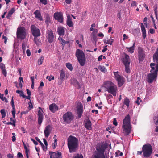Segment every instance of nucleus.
<instances>
[{
    "label": "nucleus",
    "instance_id": "1",
    "mask_svg": "<svg viewBox=\"0 0 158 158\" xmlns=\"http://www.w3.org/2000/svg\"><path fill=\"white\" fill-rule=\"evenodd\" d=\"M68 147L70 152H75L77 149L79 145L78 139L74 136L70 135L67 139Z\"/></svg>",
    "mask_w": 158,
    "mask_h": 158
},
{
    "label": "nucleus",
    "instance_id": "2",
    "mask_svg": "<svg viewBox=\"0 0 158 158\" xmlns=\"http://www.w3.org/2000/svg\"><path fill=\"white\" fill-rule=\"evenodd\" d=\"M131 131L130 115L128 114L125 117L123 120V133L125 135H128Z\"/></svg>",
    "mask_w": 158,
    "mask_h": 158
},
{
    "label": "nucleus",
    "instance_id": "3",
    "mask_svg": "<svg viewBox=\"0 0 158 158\" xmlns=\"http://www.w3.org/2000/svg\"><path fill=\"white\" fill-rule=\"evenodd\" d=\"M103 86L106 89L107 91L115 96L117 90L116 86L113 83L110 81L105 82L103 84Z\"/></svg>",
    "mask_w": 158,
    "mask_h": 158
},
{
    "label": "nucleus",
    "instance_id": "4",
    "mask_svg": "<svg viewBox=\"0 0 158 158\" xmlns=\"http://www.w3.org/2000/svg\"><path fill=\"white\" fill-rule=\"evenodd\" d=\"M107 147V145L104 143H102L98 145L96 148L97 152L94 158H107L104 154V151Z\"/></svg>",
    "mask_w": 158,
    "mask_h": 158
},
{
    "label": "nucleus",
    "instance_id": "5",
    "mask_svg": "<svg viewBox=\"0 0 158 158\" xmlns=\"http://www.w3.org/2000/svg\"><path fill=\"white\" fill-rule=\"evenodd\" d=\"M76 54L81 66H83L85 65L86 61V59L84 53L82 50L77 49Z\"/></svg>",
    "mask_w": 158,
    "mask_h": 158
},
{
    "label": "nucleus",
    "instance_id": "6",
    "mask_svg": "<svg viewBox=\"0 0 158 158\" xmlns=\"http://www.w3.org/2000/svg\"><path fill=\"white\" fill-rule=\"evenodd\" d=\"M142 151L144 157H149L152 152V146L149 144L144 145L142 147Z\"/></svg>",
    "mask_w": 158,
    "mask_h": 158
},
{
    "label": "nucleus",
    "instance_id": "7",
    "mask_svg": "<svg viewBox=\"0 0 158 158\" xmlns=\"http://www.w3.org/2000/svg\"><path fill=\"white\" fill-rule=\"evenodd\" d=\"M17 37L18 39L23 40L26 38V30L23 27H19L16 32Z\"/></svg>",
    "mask_w": 158,
    "mask_h": 158
},
{
    "label": "nucleus",
    "instance_id": "8",
    "mask_svg": "<svg viewBox=\"0 0 158 158\" xmlns=\"http://www.w3.org/2000/svg\"><path fill=\"white\" fill-rule=\"evenodd\" d=\"M63 118L65 123H69L73 119L74 116L72 113L68 112L63 115Z\"/></svg>",
    "mask_w": 158,
    "mask_h": 158
},
{
    "label": "nucleus",
    "instance_id": "9",
    "mask_svg": "<svg viewBox=\"0 0 158 158\" xmlns=\"http://www.w3.org/2000/svg\"><path fill=\"white\" fill-rule=\"evenodd\" d=\"M46 38L49 43H52L55 41L56 37L54 35L53 31L51 30H48L47 31Z\"/></svg>",
    "mask_w": 158,
    "mask_h": 158
},
{
    "label": "nucleus",
    "instance_id": "10",
    "mask_svg": "<svg viewBox=\"0 0 158 158\" xmlns=\"http://www.w3.org/2000/svg\"><path fill=\"white\" fill-rule=\"evenodd\" d=\"M123 62L125 66V71L127 73H130V70L129 69V64L130 62V60L129 56L125 54V57L123 58Z\"/></svg>",
    "mask_w": 158,
    "mask_h": 158
},
{
    "label": "nucleus",
    "instance_id": "11",
    "mask_svg": "<svg viewBox=\"0 0 158 158\" xmlns=\"http://www.w3.org/2000/svg\"><path fill=\"white\" fill-rule=\"evenodd\" d=\"M115 78L118 81V85L119 87L122 86L124 82V78L119 75L118 72H114Z\"/></svg>",
    "mask_w": 158,
    "mask_h": 158
},
{
    "label": "nucleus",
    "instance_id": "12",
    "mask_svg": "<svg viewBox=\"0 0 158 158\" xmlns=\"http://www.w3.org/2000/svg\"><path fill=\"white\" fill-rule=\"evenodd\" d=\"M31 30L32 34L35 37H37L40 35V30L34 25L31 26Z\"/></svg>",
    "mask_w": 158,
    "mask_h": 158
},
{
    "label": "nucleus",
    "instance_id": "13",
    "mask_svg": "<svg viewBox=\"0 0 158 158\" xmlns=\"http://www.w3.org/2000/svg\"><path fill=\"white\" fill-rule=\"evenodd\" d=\"M151 68L150 72L151 73H154L157 74L158 73V62L156 64L155 63H152L150 64Z\"/></svg>",
    "mask_w": 158,
    "mask_h": 158
},
{
    "label": "nucleus",
    "instance_id": "14",
    "mask_svg": "<svg viewBox=\"0 0 158 158\" xmlns=\"http://www.w3.org/2000/svg\"><path fill=\"white\" fill-rule=\"evenodd\" d=\"M54 16L56 20H58V22L60 23L63 22V16L61 12H56L54 14Z\"/></svg>",
    "mask_w": 158,
    "mask_h": 158
},
{
    "label": "nucleus",
    "instance_id": "15",
    "mask_svg": "<svg viewBox=\"0 0 158 158\" xmlns=\"http://www.w3.org/2000/svg\"><path fill=\"white\" fill-rule=\"evenodd\" d=\"M52 130V127L50 125L47 126L44 129V133L45 136L46 138H48Z\"/></svg>",
    "mask_w": 158,
    "mask_h": 158
},
{
    "label": "nucleus",
    "instance_id": "16",
    "mask_svg": "<svg viewBox=\"0 0 158 158\" xmlns=\"http://www.w3.org/2000/svg\"><path fill=\"white\" fill-rule=\"evenodd\" d=\"M157 75V74L151 73L150 72V73L148 75V82L150 83H151L153 80H156Z\"/></svg>",
    "mask_w": 158,
    "mask_h": 158
},
{
    "label": "nucleus",
    "instance_id": "17",
    "mask_svg": "<svg viewBox=\"0 0 158 158\" xmlns=\"http://www.w3.org/2000/svg\"><path fill=\"white\" fill-rule=\"evenodd\" d=\"M49 154L50 158H62L61 153L60 152H56L50 151Z\"/></svg>",
    "mask_w": 158,
    "mask_h": 158
},
{
    "label": "nucleus",
    "instance_id": "18",
    "mask_svg": "<svg viewBox=\"0 0 158 158\" xmlns=\"http://www.w3.org/2000/svg\"><path fill=\"white\" fill-rule=\"evenodd\" d=\"M77 108L78 117L80 118L83 112V106L80 102L78 103Z\"/></svg>",
    "mask_w": 158,
    "mask_h": 158
},
{
    "label": "nucleus",
    "instance_id": "19",
    "mask_svg": "<svg viewBox=\"0 0 158 158\" xmlns=\"http://www.w3.org/2000/svg\"><path fill=\"white\" fill-rule=\"evenodd\" d=\"M39 109H40V110H39L38 112V123L39 125H40L41 124L43 121V115L42 114V112H43V111L41 109L40 107H39Z\"/></svg>",
    "mask_w": 158,
    "mask_h": 158
},
{
    "label": "nucleus",
    "instance_id": "20",
    "mask_svg": "<svg viewBox=\"0 0 158 158\" xmlns=\"http://www.w3.org/2000/svg\"><path fill=\"white\" fill-rule=\"evenodd\" d=\"M50 110L53 112H55L58 110V106L55 104H52L49 106Z\"/></svg>",
    "mask_w": 158,
    "mask_h": 158
},
{
    "label": "nucleus",
    "instance_id": "21",
    "mask_svg": "<svg viewBox=\"0 0 158 158\" xmlns=\"http://www.w3.org/2000/svg\"><path fill=\"white\" fill-rule=\"evenodd\" d=\"M57 32L60 35H64V28L62 27H59L57 28Z\"/></svg>",
    "mask_w": 158,
    "mask_h": 158
},
{
    "label": "nucleus",
    "instance_id": "22",
    "mask_svg": "<svg viewBox=\"0 0 158 158\" xmlns=\"http://www.w3.org/2000/svg\"><path fill=\"white\" fill-rule=\"evenodd\" d=\"M35 17L40 21L43 20L42 17L41 16L40 12L38 10H36L34 12Z\"/></svg>",
    "mask_w": 158,
    "mask_h": 158
},
{
    "label": "nucleus",
    "instance_id": "23",
    "mask_svg": "<svg viewBox=\"0 0 158 158\" xmlns=\"http://www.w3.org/2000/svg\"><path fill=\"white\" fill-rule=\"evenodd\" d=\"M11 105L13 108V110L12 111V114L13 117L14 118L15 117V105L14 104V100L13 97H12L11 101Z\"/></svg>",
    "mask_w": 158,
    "mask_h": 158
},
{
    "label": "nucleus",
    "instance_id": "24",
    "mask_svg": "<svg viewBox=\"0 0 158 158\" xmlns=\"http://www.w3.org/2000/svg\"><path fill=\"white\" fill-rule=\"evenodd\" d=\"M72 20V18L70 16H68L67 17V24L69 27H72L73 26V24Z\"/></svg>",
    "mask_w": 158,
    "mask_h": 158
},
{
    "label": "nucleus",
    "instance_id": "25",
    "mask_svg": "<svg viewBox=\"0 0 158 158\" xmlns=\"http://www.w3.org/2000/svg\"><path fill=\"white\" fill-rule=\"evenodd\" d=\"M153 58L154 62L156 63L158 62V48L157 49L156 52L153 54Z\"/></svg>",
    "mask_w": 158,
    "mask_h": 158
},
{
    "label": "nucleus",
    "instance_id": "26",
    "mask_svg": "<svg viewBox=\"0 0 158 158\" xmlns=\"http://www.w3.org/2000/svg\"><path fill=\"white\" fill-rule=\"evenodd\" d=\"M141 28L143 36L144 39H145L146 36V31L143 24L141 23Z\"/></svg>",
    "mask_w": 158,
    "mask_h": 158
},
{
    "label": "nucleus",
    "instance_id": "27",
    "mask_svg": "<svg viewBox=\"0 0 158 158\" xmlns=\"http://www.w3.org/2000/svg\"><path fill=\"white\" fill-rule=\"evenodd\" d=\"M91 123L90 120H87L86 121L85 127L86 128L89 130H90L91 129Z\"/></svg>",
    "mask_w": 158,
    "mask_h": 158
},
{
    "label": "nucleus",
    "instance_id": "28",
    "mask_svg": "<svg viewBox=\"0 0 158 158\" xmlns=\"http://www.w3.org/2000/svg\"><path fill=\"white\" fill-rule=\"evenodd\" d=\"M114 41L113 39H106L103 40V42L105 44H107L112 45Z\"/></svg>",
    "mask_w": 158,
    "mask_h": 158
},
{
    "label": "nucleus",
    "instance_id": "29",
    "mask_svg": "<svg viewBox=\"0 0 158 158\" xmlns=\"http://www.w3.org/2000/svg\"><path fill=\"white\" fill-rule=\"evenodd\" d=\"M135 42L132 46L130 47H126L127 50L131 53H132L134 52V47L135 46Z\"/></svg>",
    "mask_w": 158,
    "mask_h": 158
},
{
    "label": "nucleus",
    "instance_id": "30",
    "mask_svg": "<svg viewBox=\"0 0 158 158\" xmlns=\"http://www.w3.org/2000/svg\"><path fill=\"white\" fill-rule=\"evenodd\" d=\"M15 10L14 8H12L11 10L8 12V15L6 16V18L8 19H9L10 17H11V15L15 11Z\"/></svg>",
    "mask_w": 158,
    "mask_h": 158
},
{
    "label": "nucleus",
    "instance_id": "31",
    "mask_svg": "<svg viewBox=\"0 0 158 158\" xmlns=\"http://www.w3.org/2000/svg\"><path fill=\"white\" fill-rule=\"evenodd\" d=\"M139 53L140 58L143 59L144 57V54L143 50L141 48L139 49Z\"/></svg>",
    "mask_w": 158,
    "mask_h": 158
},
{
    "label": "nucleus",
    "instance_id": "32",
    "mask_svg": "<svg viewBox=\"0 0 158 158\" xmlns=\"http://www.w3.org/2000/svg\"><path fill=\"white\" fill-rule=\"evenodd\" d=\"M65 77V73L64 71L62 69L60 71V78L61 80L62 81H63Z\"/></svg>",
    "mask_w": 158,
    "mask_h": 158
},
{
    "label": "nucleus",
    "instance_id": "33",
    "mask_svg": "<svg viewBox=\"0 0 158 158\" xmlns=\"http://www.w3.org/2000/svg\"><path fill=\"white\" fill-rule=\"evenodd\" d=\"M130 103V100L128 98L126 97L124 100L123 103L127 107L129 106V104Z\"/></svg>",
    "mask_w": 158,
    "mask_h": 158
},
{
    "label": "nucleus",
    "instance_id": "34",
    "mask_svg": "<svg viewBox=\"0 0 158 158\" xmlns=\"http://www.w3.org/2000/svg\"><path fill=\"white\" fill-rule=\"evenodd\" d=\"M154 120L155 122V124L156 125H158V116L157 117H155L154 118ZM155 131L157 132H158V126L156 127Z\"/></svg>",
    "mask_w": 158,
    "mask_h": 158
},
{
    "label": "nucleus",
    "instance_id": "35",
    "mask_svg": "<svg viewBox=\"0 0 158 158\" xmlns=\"http://www.w3.org/2000/svg\"><path fill=\"white\" fill-rule=\"evenodd\" d=\"M19 87L20 88H22L23 86V78L22 77H20L19 78Z\"/></svg>",
    "mask_w": 158,
    "mask_h": 158
},
{
    "label": "nucleus",
    "instance_id": "36",
    "mask_svg": "<svg viewBox=\"0 0 158 158\" xmlns=\"http://www.w3.org/2000/svg\"><path fill=\"white\" fill-rule=\"evenodd\" d=\"M98 69L102 72L104 73L106 72L107 71L106 69L104 66H99L98 67Z\"/></svg>",
    "mask_w": 158,
    "mask_h": 158
},
{
    "label": "nucleus",
    "instance_id": "37",
    "mask_svg": "<svg viewBox=\"0 0 158 158\" xmlns=\"http://www.w3.org/2000/svg\"><path fill=\"white\" fill-rule=\"evenodd\" d=\"M66 66L70 70L72 71L73 70L72 66L70 63H66Z\"/></svg>",
    "mask_w": 158,
    "mask_h": 158
},
{
    "label": "nucleus",
    "instance_id": "38",
    "mask_svg": "<svg viewBox=\"0 0 158 158\" xmlns=\"http://www.w3.org/2000/svg\"><path fill=\"white\" fill-rule=\"evenodd\" d=\"M0 112L1 114L2 118H4L6 116V114L5 109H2L0 111Z\"/></svg>",
    "mask_w": 158,
    "mask_h": 158
},
{
    "label": "nucleus",
    "instance_id": "39",
    "mask_svg": "<svg viewBox=\"0 0 158 158\" xmlns=\"http://www.w3.org/2000/svg\"><path fill=\"white\" fill-rule=\"evenodd\" d=\"M45 23L47 24H48L50 22V18L49 16L47 15L46 17V19L45 20Z\"/></svg>",
    "mask_w": 158,
    "mask_h": 158
},
{
    "label": "nucleus",
    "instance_id": "40",
    "mask_svg": "<svg viewBox=\"0 0 158 158\" xmlns=\"http://www.w3.org/2000/svg\"><path fill=\"white\" fill-rule=\"evenodd\" d=\"M4 95L3 94H0V98L1 100H2V101L5 100V101L6 102H7V99L5 97H3Z\"/></svg>",
    "mask_w": 158,
    "mask_h": 158
},
{
    "label": "nucleus",
    "instance_id": "41",
    "mask_svg": "<svg viewBox=\"0 0 158 158\" xmlns=\"http://www.w3.org/2000/svg\"><path fill=\"white\" fill-rule=\"evenodd\" d=\"M27 46V44L25 42L22 43V49L23 52H25Z\"/></svg>",
    "mask_w": 158,
    "mask_h": 158
},
{
    "label": "nucleus",
    "instance_id": "42",
    "mask_svg": "<svg viewBox=\"0 0 158 158\" xmlns=\"http://www.w3.org/2000/svg\"><path fill=\"white\" fill-rule=\"evenodd\" d=\"M61 43L62 44V48L63 49L64 48V45L66 44V43H67V42L66 41L64 40H62L61 41Z\"/></svg>",
    "mask_w": 158,
    "mask_h": 158
},
{
    "label": "nucleus",
    "instance_id": "43",
    "mask_svg": "<svg viewBox=\"0 0 158 158\" xmlns=\"http://www.w3.org/2000/svg\"><path fill=\"white\" fill-rule=\"evenodd\" d=\"M44 58L43 57H41L38 60V64L39 65H41L43 63Z\"/></svg>",
    "mask_w": 158,
    "mask_h": 158
},
{
    "label": "nucleus",
    "instance_id": "44",
    "mask_svg": "<svg viewBox=\"0 0 158 158\" xmlns=\"http://www.w3.org/2000/svg\"><path fill=\"white\" fill-rule=\"evenodd\" d=\"M141 101V100L140 99L139 97H138L137 99V100L135 101L136 103L138 105L140 104V103Z\"/></svg>",
    "mask_w": 158,
    "mask_h": 158
},
{
    "label": "nucleus",
    "instance_id": "45",
    "mask_svg": "<svg viewBox=\"0 0 158 158\" xmlns=\"http://www.w3.org/2000/svg\"><path fill=\"white\" fill-rule=\"evenodd\" d=\"M154 12H155V13L156 18V19H157V6L156 5H155L154 6Z\"/></svg>",
    "mask_w": 158,
    "mask_h": 158
},
{
    "label": "nucleus",
    "instance_id": "46",
    "mask_svg": "<svg viewBox=\"0 0 158 158\" xmlns=\"http://www.w3.org/2000/svg\"><path fill=\"white\" fill-rule=\"evenodd\" d=\"M30 96L31 95H28V96H25V95H23V96H22V95H20V97H23L24 98H26V99H27L30 100V98H31Z\"/></svg>",
    "mask_w": 158,
    "mask_h": 158
},
{
    "label": "nucleus",
    "instance_id": "47",
    "mask_svg": "<svg viewBox=\"0 0 158 158\" xmlns=\"http://www.w3.org/2000/svg\"><path fill=\"white\" fill-rule=\"evenodd\" d=\"M73 158H83V157L82 155L78 154L75 155Z\"/></svg>",
    "mask_w": 158,
    "mask_h": 158
},
{
    "label": "nucleus",
    "instance_id": "48",
    "mask_svg": "<svg viewBox=\"0 0 158 158\" xmlns=\"http://www.w3.org/2000/svg\"><path fill=\"white\" fill-rule=\"evenodd\" d=\"M35 139L41 145V146H44V144L42 143L41 142V141L37 137H36L35 138Z\"/></svg>",
    "mask_w": 158,
    "mask_h": 158
},
{
    "label": "nucleus",
    "instance_id": "49",
    "mask_svg": "<svg viewBox=\"0 0 158 158\" xmlns=\"http://www.w3.org/2000/svg\"><path fill=\"white\" fill-rule=\"evenodd\" d=\"M2 73L6 77V74H7V72L6 70L5 69H2Z\"/></svg>",
    "mask_w": 158,
    "mask_h": 158
},
{
    "label": "nucleus",
    "instance_id": "50",
    "mask_svg": "<svg viewBox=\"0 0 158 158\" xmlns=\"http://www.w3.org/2000/svg\"><path fill=\"white\" fill-rule=\"evenodd\" d=\"M16 93L18 94H19V96L20 97V95H22L23 94V93L22 91H20L19 90H16Z\"/></svg>",
    "mask_w": 158,
    "mask_h": 158
},
{
    "label": "nucleus",
    "instance_id": "51",
    "mask_svg": "<svg viewBox=\"0 0 158 158\" xmlns=\"http://www.w3.org/2000/svg\"><path fill=\"white\" fill-rule=\"evenodd\" d=\"M0 68L1 70L5 69V65L2 63H1L0 64Z\"/></svg>",
    "mask_w": 158,
    "mask_h": 158
},
{
    "label": "nucleus",
    "instance_id": "52",
    "mask_svg": "<svg viewBox=\"0 0 158 158\" xmlns=\"http://www.w3.org/2000/svg\"><path fill=\"white\" fill-rule=\"evenodd\" d=\"M40 2L42 3L44 5H46L47 4V1L46 0H40Z\"/></svg>",
    "mask_w": 158,
    "mask_h": 158
},
{
    "label": "nucleus",
    "instance_id": "53",
    "mask_svg": "<svg viewBox=\"0 0 158 158\" xmlns=\"http://www.w3.org/2000/svg\"><path fill=\"white\" fill-rule=\"evenodd\" d=\"M13 136L12 137V141L14 142L16 140V138L15 137V133H12Z\"/></svg>",
    "mask_w": 158,
    "mask_h": 158
},
{
    "label": "nucleus",
    "instance_id": "54",
    "mask_svg": "<svg viewBox=\"0 0 158 158\" xmlns=\"http://www.w3.org/2000/svg\"><path fill=\"white\" fill-rule=\"evenodd\" d=\"M116 156H122L123 155V153L118 151L117 152H116Z\"/></svg>",
    "mask_w": 158,
    "mask_h": 158
},
{
    "label": "nucleus",
    "instance_id": "55",
    "mask_svg": "<svg viewBox=\"0 0 158 158\" xmlns=\"http://www.w3.org/2000/svg\"><path fill=\"white\" fill-rule=\"evenodd\" d=\"M17 156L18 157H19V158H23L22 153L20 152H18V153Z\"/></svg>",
    "mask_w": 158,
    "mask_h": 158
},
{
    "label": "nucleus",
    "instance_id": "56",
    "mask_svg": "<svg viewBox=\"0 0 158 158\" xmlns=\"http://www.w3.org/2000/svg\"><path fill=\"white\" fill-rule=\"evenodd\" d=\"M26 53L28 56H29L31 55V52L30 51L29 49H27L26 51Z\"/></svg>",
    "mask_w": 158,
    "mask_h": 158
},
{
    "label": "nucleus",
    "instance_id": "57",
    "mask_svg": "<svg viewBox=\"0 0 158 158\" xmlns=\"http://www.w3.org/2000/svg\"><path fill=\"white\" fill-rule=\"evenodd\" d=\"M147 18L146 17H145L143 19V22L144 23V24L147 26Z\"/></svg>",
    "mask_w": 158,
    "mask_h": 158
},
{
    "label": "nucleus",
    "instance_id": "58",
    "mask_svg": "<svg viewBox=\"0 0 158 158\" xmlns=\"http://www.w3.org/2000/svg\"><path fill=\"white\" fill-rule=\"evenodd\" d=\"M44 85V84L43 82L41 81L40 82V86L38 88V89H40L41 87H43Z\"/></svg>",
    "mask_w": 158,
    "mask_h": 158
},
{
    "label": "nucleus",
    "instance_id": "59",
    "mask_svg": "<svg viewBox=\"0 0 158 158\" xmlns=\"http://www.w3.org/2000/svg\"><path fill=\"white\" fill-rule=\"evenodd\" d=\"M113 123L115 126L117 125V123L115 118L114 119Z\"/></svg>",
    "mask_w": 158,
    "mask_h": 158
},
{
    "label": "nucleus",
    "instance_id": "60",
    "mask_svg": "<svg viewBox=\"0 0 158 158\" xmlns=\"http://www.w3.org/2000/svg\"><path fill=\"white\" fill-rule=\"evenodd\" d=\"M31 140L33 142L34 144L35 145H37L38 144L37 142L36 141H35L34 139L32 138H31Z\"/></svg>",
    "mask_w": 158,
    "mask_h": 158
},
{
    "label": "nucleus",
    "instance_id": "61",
    "mask_svg": "<svg viewBox=\"0 0 158 158\" xmlns=\"http://www.w3.org/2000/svg\"><path fill=\"white\" fill-rule=\"evenodd\" d=\"M149 32L152 34H153L155 32V30L153 29H149Z\"/></svg>",
    "mask_w": 158,
    "mask_h": 158
},
{
    "label": "nucleus",
    "instance_id": "62",
    "mask_svg": "<svg viewBox=\"0 0 158 158\" xmlns=\"http://www.w3.org/2000/svg\"><path fill=\"white\" fill-rule=\"evenodd\" d=\"M28 104H29V108H30L31 109L33 108V106H32V103H31V102H29Z\"/></svg>",
    "mask_w": 158,
    "mask_h": 158
},
{
    "label": "nucleus",
    "instance_id": "63",
    "mask_svg": "<svg viewBox=\"0 0 158 158\" xmlns=\"http://www.w3.org/2000/svg\"><path fill=\"white\" fill-rule=\"evenodd\" d=\"M98 36L99 37H104V35L103 33H98Z\"/></svg>",
    "mask_w": 158,
    "mask_h": 158
},
{
    "label": "nucleus",
    "instance_id": "64",
    "mask_svg": "<svg viewBox=\"0 0 158 158\" xmlns=\"http://www.w3.org/2000/svg\"><path fill=\"white\" fill-rule=\"evenodd\" d=\"M7 157L9 158H13V156L12 154H8L7 156Z\"/></svg>",
    "mask_w": 158,
    "mask_h": 158
}]
</instances>
